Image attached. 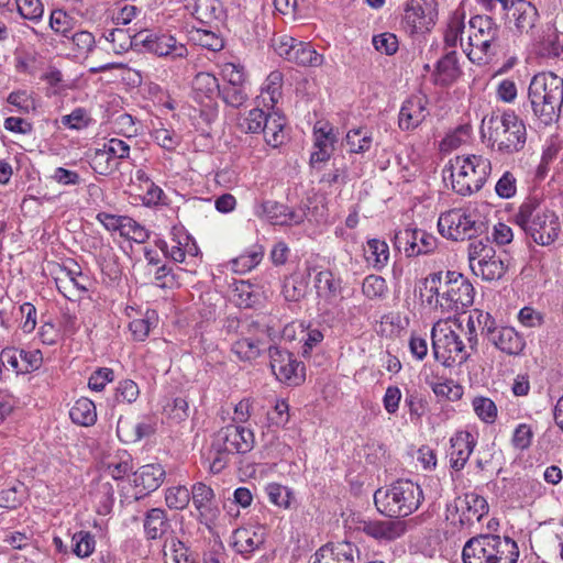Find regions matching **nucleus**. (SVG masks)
<instances>
[{"instance_id": "f257e3e1", "label": "nucleus", "mask_w": 563, "mask_h": 563, "mask_svg": "<svg viewBox=\"0 0 563 563\" xmlns=\"http://www.w3.org/2000/svg\"><path fill=\"white\" fill-rule=\"evenodd\" d=\"M431 340L433 356L443 366L465 363L478 347L474 318L468 317L466 328L457 324L453 329L446 322H437L431 330Z\"/></svg>"}, {"instance_id": "f03ea898", "label": "nucleus", "mask_w": 563, "mask_h": 563, "mask_svg": "<svg viewBox=\"0 0 563 563\" xmlns=\"http://www.w3.org/2000/svg\"><path fill=\"white\" fill-rule=\"evenodd\" d=\"M514 222L540 246L555 243L562 232L560 216L537 197L526 198L514 213Z\"/></svg>"}, {"instance_id": "7ed1b4c3", "label": "nucleus", "mask_w": 563, "mask_h": 563, "mask_svg": "<svg viewBox=\"0 0 563 563\" xmlns=\"http://www.w3.org/2000/svg\"><path fill=\"white\" fill-rule=\"evenodd\" d=\"M528 98L534 117L545 125L553 123L563 110V78L552 71L534 75Z\"/></svg>"}, {"instance_id": "20e7f679", "label": "nucleus", "mask_w": 563, "mask_h": 563, "mask_svg": "<svg viewBox=\"0 0 563 563\" xmlns=\"http://www.w3.org/2000/svg\"><path fill=\"white\" fill-rule=\"evenodd\" d=\"M255 438L251 429L242 424H229L217 431L207 453L209 470L213 474L222 472L233 454H245L254 448Z\"/></svg>"}, {"instance_id": "39448f33", "label": "nucleus", "mask_w": 563, "mask_h": 563, "mask_svg": "<svg viewBox=\"0 0 563 563\" xmlns=\"http://www.w3.org/2000/svg\"><path fill=\"white\" fill-rule=\"evenodd\" d=\"M424 499L422 488L410 479H398L386 489L374 494L377 510L388 517H407L415 512Z\"/></svg>"}, {"instance_id": "423d86ee", "label": "nucleus", "mask_w": 563, "mask_h": 563, "mask_svg": "<svg viewBox=\"0 0 563 563\" xmlns=\"http://www.w3.org/2000/svg\"><path fill=\"white\" fill-rule=\"evenodd\" d=\"M488 139L501 154H514L523 150L527 129L523 121L511 110L492 115L487 121Z\"/></svg>"}, {"instance_id": "0eeeda50", "label": "nucleus", "mask_w": 563, "mask_h": 563, "mask_svg": "<svg viewBox=\"0 0 563 563\" xmlns=\"http://www.w3.org/2000/svg\"><path fill=\"white\" fill-rule=\"evenodd\" d=\"M450 170L453 190L468 196L482 189L492 172V164L482 155L456 156L450 163Z\"/></svg>"}, {"instance_id": "6e6552de", "label": "nucleus", "mask_w": 563, "mask_h": 563, "mask_svg": "<svg viewBox=\"0 0 563 563\" xmlns=\"http://www.w3.org/2000/svg\"><path fill=\"white\" fill-rule=\"evenodd\" d=\"M468 58L473 63L482 64L484 56L496 54L499 40V25L488 15H475L470 20Z\"/></svg>"}, {"instance_id": "1a4fd4ad", "label": "nucleus", "mask_w": 563, "mask_h": 563, "mask_svg": "<svg viewBox=\"0 0 563 563\" xmlns=\"http://www.w3.org/2000/svg\"><path fill=\"white\" fill-rule=\"evenodd\" d=\"M475 290L472 283L461 273H444V289L440 299V308L446 312H457L474 302Z\"/></svg>"}, {"instance_id": "9d476101", "label": "nucleus", "mask_w": 563, "mask_h": 563, "mask_svg": "<svg viewBox=\"0 0 563 563\" xmlns=\"http://www.w3.org/2000/svg\"><path fill=\"white\" fill-rule=\"evenodd\" d=\"M482 222L467 210L452 209L442 213L438 220V229L442 236L453 241L471 240L479 232Z\"/></svg>"}, {"instance_id": "9b49d317", "label": "nucleus", "mask_w": 563, "mask_h": 563, "mask_svg": "<svg viewBox=\"0 0 563 563\" xmlns=\"http://www.w3.org/2000/svg\"><path fill=\"white\" fill-rule=\"evenodd\" d=\"M438 18L437 0H409L402 18L404 29L410 34L430 31Z\"/></svg>"}, {"instance_id": "f8f14e48", "label": "nucleus", "mask_w": 563, "mask_h": 563, "mask_svg": "<svg viewBox=\"0 0 563 563\" xmlns=\"http://www.w3.org/2000/svg\"><path fill=\"white\" fill-rule=\"evenodd\" d=\"M54 282L58 291L68 300L77 301L88 294L91 286V279L81 272L77 263L59 267L54 276Z\"/></svg>"}, {"instance_id": "ddd939ff", "label": "nucleus", "mask_w": 563, "mask_h": 563, "mask_svg": "<svg viewBox=\"0 0 563 563\" xmlns=\"http://www.w3.org/2000/svg\"><path fill=\"white\" fill-rule=\"evenodd\" d=\"M143 47L158 57H167L172 60L186 59L188 56V48L184 43L177 41L175 36L167 33L156 34L139 32L134 35Z\"/></svg>"}, {"instance_id": "4468645a", "label": "nucleus", "mask_w": 563, "mask_h": 563, "mask_svg": "<svg viewBox=\"0 0 563 563\" xmlns=\"http://www.w3.org/2000/svg\"><path fill=\"white\" fill-rule=\"evenodd\" d=\"M395 246L408 257L430 254L438 246V239L420 229L406 228L395 235Z\"/></svg>"}, {"instance_id": "2eb2a0df", "label": "nucleus", "mask_w": 563, "mask_h": 563, "mask_svg": "<svg viewBox=\"0 0 563 563\" xmlns=\"http://www.w3.org/2000/svg\"><path fill=\"white\" fill-rule=\"evenodd\" d=\"M271 368L276 378L288 385H299L303 380V366L291 353L278 346L269 347Z\"/></svg>"}, {"instance_id": "dca6fc26", "label": "nucleus", "mask_w": 563, "mask_h": 563, "mask_svg": "<svg viewBox=\"0 0 563 563\" xmlns=\"http://www.w3.org/2000/svg\"><path fill=\"white\" fill-rule=\"evenodd\" d=\"M540 20L539 11L534 4L527 0L515 1L514 8L510 7V13L506 22L510 29L519 35H529L532 40H539L538 22Z\"/></svg>"}, {"instance_id": "f3484780", "label": "nucleus", "mask_w": 563, "mask_h": 563, "mask_svg": "<svg viewBox=\"0 0 563 563\" xmlns=\"http://www.w3.org/2000/svg\"><path fill=\"white\" fill-rule=\"evenodd\" d=\"M255 214L264 218L275 225H298L305 221L306 213L302 210H292L286 205L266 200L255 207Z\"/></svg>"}, {"instance_id": "a211bd4d", "label": "nucleus", "mask_w": 563, "mask_h": 563, "mask_svg": "<svg viewBox=\"0 0 563 563\" xmlns=\"http://www.w3.org/2000/svg\"><path fill=\"white\" fill-rule=\"evenodd\" d=\"M477 444L476 437L467 430L456 431L450 439V466L459 472L464 468Z\"/></svg>"}, {"instance_id": "6ab92c4d", "label": "nucleus", "mask_w": 563, "mask_h": 563, "mask_svg": "<svg viewBox=\"0 0 563 563\" xmlns=\"http://www.w3.org/2000/svg\"><path fill=\"white\" fill-rule=\"evenodd\" d=\"M407 529L406 522L402 520H366L362 521L358 530L366 536L379 541L390 542L405 534Z\"/></svg>"}, {"instance_id": "aec40b11", "label": "nucleus", "mask_w": 563, "mask_h": 563, "mask_svg": "<svg viewBox=\"0 0 563 563\" xmlns=\"http://www.w3.org/2000/svg\"><path fill=\"white\" fill-rule=\"evenodd\" d=\"M166 471L163 465L158 463L146 464L141 466L134 473V486L139 489L135 499H140L143 496L148 495L152 492L158 489L164 483Z\"/></svg>"}, {"instance_id": "412c9836", "label": "nucleus", "mask_w": 563, "mask_h": 563, "mask_svg": "<svg viewBox=\"0 0 563 563\" xmlns=\"http://www.w3.org/2000/svg\"><path fill=\"white\" fill-rule=\"evenodd\" d=\"M358 554V549L350 542L325 544L314 553L312 563H355Z\"/></svg>"}, {"instance_id": "4be33fe9", "label": "nucleus", "mask_w": 563, "mask_h": 563, "mask_svg": "<svg viewBox=\"0 0 563 563\" xmlns=\"http://www.w3.org/2000/svg\"><path fill=\"white\" fill-rule=\"evenodd\" d=\"M426 104L427 100L423 97L412 96L407 99L399 111V128L409 131L419 126L429 114Z\"/></svg>"}, {"instance_id": "5701e85b", "label": "nucleus", "mask_w": 563, "mask_h": 563, "mask_svg": "<svg viewBox=\"0 0 563 563\" xmlns=\"http://www.w3.org/2000/svg\"><path fill=\"white\" fill-rule=\"evenodd\" d=\"M494 534H481L471 538L464 545V563H492Z\"/></svg>"}, {"instance_id": "b1692460", "label": "nucleus", "mask_w": 563, "mask_h": 563, "mask_svg": "<svg viewBox=\"0 0 563 563\" xmlns=\"http://www.w3.org/2000/svg\"><path fill=\"white\" fill-rule=\"evenodd\" d=\"M265 528L261 526L242 527L234 530L232 545L236 552L249 554L254 552L265 542Z\"/></svg>"}, {"instance_id": "393cba45", "label": "nucleus", "mask_w": 563, "mask_h": 563, "mask_svg": "<svg viewBox=\"0 0 563 563\" xmlns=\"http://www.w3.org/2000/svg\"><path fill=\"white\" fill-rule=\"evenodd\" d=\"M455 509L461 510L460 521L462 525L481 521L483 516L488 512V504L483 496L474 493L465 494L455 500Z\"/></svg>"}, {"instance_id": "a878e982", "label": "nucleus", "mask_w": 563, "mask_h": 563, "mask_svg": "<svg viewBox=\"0 0 563 563\" xmlns=\"http://www.w3.org/2000/svg\"><path fill=\"white\" fill-rule=\"evenodd\" d=\"M501 254H499L500 256ZM468 264L472 272L477 271V265L483 267L488 262L498 257L493 243L488 238L475 239L470 242L467 247Z\"/></svg>"}, {"instance_id": "bb28decb", "label": "nucleus", "mask_w": 563, "mask_h": 563, "mask_svg": "<svg viewBox=\"0 0 563 563\" xmlns=\"http://www.w3.org/2000/svg\"><path fill=\"white\" fill-rule=\"evenodd\" d=\"M490 343L508 355H518L526 346L523 336L511 327H500Z\"/></svg>"}, {"instance_id": "cd10ccee", "label": "nucleus", "mask_w": 563, "mask_h": 563, "mask_svg": "<svg viewBox=\"0 0 563 563\" xmlns=\"http://www.w3.org/2000/svg\"><path fill=\"white\" fill-rule=\"evenodd\" d=\"M460 75L461 70L457 65V55L454 51L446 53L440 60H438L433 73L434 82L440 86H449L453 84Z\"/></svg>"}, {"instance_id": "c85d7f7f", "label": "nucleus", "mask_w": 563, "mask_h": 563, "mask_svg": "<svg viewBox=\"0 0 563 563\" xmlns=\"http://www.w3.org/2000/svg\"><path fill=\"white\" fill-rule=\"evenodd\" d=\"M143 527L148 540L164 537L170 529L166 511L161 508L150 509L145 515Z\"/></svg>"}, {"instance_id": "c756f323", "label": "nucleus", "mask_w": 563, "mask_h": 563, "mask_svg": "<svg viewBox=\"0 0 563 563\" xmlns=\"http://www.w3.org/2000/svg\"><path fill=\"white\" fill-rule=\"evenodd\" d=\"M185 8L190 10L199 21L209 23L222 15V4L219 0H181Z\"/></svg>"}, {"instance_id": "7c9ffc66", "label": "nucleus", "mask_w": 563, "mask_h": 563, "mask_svg": "<svg viewBox=\"0 0 563 563\" xmlns=\"http://www.w3.org/2000/svg\"><path fill=\"white\" fill-rule=\"evenodd\" d=\"M190 498L201 517H209L217 508L214 492L205 483L199 482L192 485Z\"/></svg>"}, {"instance_id": "2f4dec72", "label": "nucleus", "mask_w": 563, "mask_h": 563, "mask_svg": "<svg viewBox=\"0 0 563 563\" xmlns=\"http://www.w3.org/2000/svg\"><path fill=\"white\" fill-rule=\"evenodd\" d=\"M492 563H517L519 549L517 543L508 538L494 534Z\"/></svg>"}, {"instance_id": "473e14b6", "label": "nucleus", "mask_w": 563, "mask_h": 563, "mask_svg": "<svg viewBox=\"0 0 563 563\" xmlns=\"http://www.w3.org/2000/svg\"><path fill=\"white\" fill-rule=\"evenodd\" d=\"M69 417L78 426H93L97 421V410L93 401L86 397L79 398L70 408Z\"/></svg>"}, {"instance_id": "72a5a7b5", "label": "nucleus", "mask_w": 563, "mask_h": 563, "mask_svg": "<svg viewBox=\"0 0 563 563\" xmlns=\"http://www.w3.org/2000/svg\"><path fill=\"white\" fill-rule=\"evenodd\" d=\"M283 79L284 76L280 71L274 70L272 71L261 91L260 98L262 99V102L267 109H273L275 104L278 102V100L282 97V87H283Z\"/></svg>"}, {"instance_id": "f704fd0d", "label": "nucleus", "mask_w": 563, "mask_h": 563, "mask_svg": "<svg viewBox=\"0 0 563 563\" xmlns=\"http://www.w3.org/2000/svg\"><path fill=\"white\" fill-rule=\"evenodd\" d=\"M285 119L277 112L268 113L263 130L261 133L264 134L265 142L272 147H277L284 143Z\"/></svg>"}, {"instance_id": "c9c22d12", "label": "nucleus", "mask_w": 563, "mask_h": 563, "mask_svg": "<svg viewBox=\"0 0 563 563\" xmlns=\"http://www.w3.org/2000/svg\"><path fill=\"white\" fill-rule=\"evenodd\" d=\"M287 60L299 66L317 67L322 64L323 56L311 44L298 41Z\"/></svg>"}, {"instance_id": "e433bc0d", "label": "nucleus", "mask_w": 563, "mask_h": 563, "mask_svg": "<svg viewBox=\"0 0 563 563\" xmlns=\"http://www.w3.org/2000/svg\"><path fill=\"white\" fill-rule=\"evenodd\" d=\"M365 258L375 269H382L389 260L388 244L378 239L368 240L365 249Z\"/></svg>"}, {"instance_id": "4c0bfd02", "label": "nucleus", "mask_w": 563, "mask_h": 563, "mask_svg": "<svg viewBox=\"0 0 563 563\" xmlns=\"http://www.w3.org/2000/svg\"><path fill=\"white\" fill-rule=\"evenodd\" d=\"M345 144L351 153H365L373 144L372 132L367 128L352 129L346 133Z\"/></svg>"}, {"instance_id": "58836bf2", "label": "nucleus", "mask_w": 563, "mask_h": 563, "mask_svg": "<svg viewBox=\"0 0 563 563\" xmlns=\"http://www.w3.org/2000/svg\"><path fill=\"white\" fill-rule=\"evenodd\" d=\"M114 159V150L110 148L108 141L102 148L96 150L91 157L90 165L96 173L108 175L118 168V164Z\"/></svg>"}, {"instance_id": "ea45409f", "label": "nucleus", "mask_w": 563, "mask_h": 563, "mask_svg": "<svg viewBox=\"0 0 563 563\" xmlns=\"http://www.w3.org/2000/svg\"><path fill=\"white\" fill-rule=\"evenodd\" d=\"M189 40L203 48L212 52H219L224 43L220 35L206 29H192L189 31Z\"/></svg>"}, {"instance_id": "a19ab883", "label": "nucleus", "mask_w": 563, "mask_h": 563, "mask_svg": "<svg viewBox=\"0 0 563 563\" xmlns=\"http://www.w3.org/2000/svg\"><path fill=\"white\" fill-rule=\"evenodd\" d=\"M316 288L320 296L336 297L341 292V280L331 271H321L316 276Z\"/></svg>"}, {"instance_id": "79ce46f5", "label": "nucleus", "mask_w": 563, "mask_h": 563, "mask_svg": "<svg viewBox=\"0 0 563 563\" xmlns=\"http://www.w3.org/2000/svg\"><path fill=\"white\" fill-rule=\"evenodd\" d=\"M424 290L429 294L427 302L430 306L440 307V299L444 289V274L437 272L428 275L423 283Z\"/></svg>"}, {"instance_id": "37998d69", "label": "nucleus", "mask_w": 563, "mask_h": 563, "mask_svg": "<svg viewBox=\"0 0 563 563\" xmlns=\"http://www.w3.org/2000/svg\"><path fill=\"white\" fill-rule=\"evenodd\" d=\"M472 407L481 421L488 424H492L496 421L498 409L490 398L476 396L472 400Z\"/></svg>"}, {"instance_id": "c03bdc74", "label": "nucleus", "mask_w": 563, "mask_h": 563, "mask_svg": "<svg viewBox=\"0 0 563 563\" xmlns=\"http://www.w3.org/2000/svg\"><path fill=\"white\" fill-rule=\"evenodd\" d=\"M104 38L111 44L115 54L128 52L133 45V36L125 29L115 27L104 33Z\"/></svg>"}, {"instance_id": "a18cd8bd", "label": "nucleus", "mask_w": 563, "mask_h": 563, "mask_svg": "<svg viewBox=\"0 0 563 563\" xmlns=\"http://www.w3.org/2000/svg\"><path fill=\"white\" fill-rule=\"evenodd\" d=\"M471 132L472 128L468 124L459 125L456 129L449 132L441 141L440 150L443 152L456 150L470 140Z\"/></svg>"}, {"instance_id": "49530a36", "label": "nucleus", "mask_w": 563, "mask_h": 563, "mask_svg": "<svg viewBox=\"0 0 563 563\" xmlns=\"http://www.w3.org/2000/svg\"><path fill=\"white\" fill-rule=\"evenodd\" d=\"M74 18L62 9L53 10L51 13L49 26L55 33L63 37H70L74 30Z\"/></svg>"}, {"instance_id": "de8ad7c7", "label": "nucleus", "mask_w": 563, "mask_h": 563, "mask_svg": "<svg viewBox=\"0 0 563 563\" xmlns=\"http://www.w3.org/2000/svg\"><path fill=\"white\" fill-rule=\"evenodd\" d=\"M477 271L473 272L474 275L481 276L484 280L493 282L499 280L506 274L508 265L506 264L503 255L498 256L492 262L481 267L477 265Z\"/></svg>"}, {"instance_id": "09e8293b", "label": "nucleus", "mask_w": 563, "mask_h": 563, "mask_svg": "<svg viewBox=\"0 0 563 563\" xmlns=\"http://www.w3.org/2000/svg\"><path fill=\"white\" fill-rule=\"evenodd\" d=\"M232 352L241 361H253L261 354L260 341L242 338L232 344Z\"/></svg>"}, {"instance_id": "8fccbe9b", "label": "nucleus", "mask_w": 563, "mask_h": 563, "mask_svg": "<svg viewBox=\"0 0 563 563\" xmlns=\"http://www.w3.org/2000/svg\"><path fill=\"white\" fill-rule=\"evenodd\" d=\"M388 287L386 280L378 275H368L364 278L362 284L363 295L371 299H382L386 296Z\"/></svg>"}, {"instance_id": "3c124183", "label": "nucleus", "mask_w": 563, "mask_h": 563, "mask_svg": "<svg viewBox=\"0 0 563 563\" xmlns=\"http://www.w3.org/2000/svg\"><path fill=\"white\" fill-rule=\"evenodd\" d=\"M73 553L78 558H88L90 556L96 547L95 537L89 531H78L73 538Z\"/></svg>"}, {"instance_id": "603ef678", "label": "nucleus", "mask_w": 563, "mask_h": 563, "mask_svg": "<svg viewBox=\"0 0 563 563\" xmlns=\"http://www.w3.org/2000/svg\"><path fill=\"white\" fill-rule=\"evenodd\" d=\"M106 467H107L109 475L113 479L118 481V479L123 478L125 475H128L132 471V468H133L132 459L126 452H123L122 454L108 461L106 463Z\"/></svg>"}, {"instance_id": "864d4df0", "label": "nucleus", "mask_w": 563, "mask_h": 563, "mask_svg": "<svg viewBox=\"0 0 563 563\" xmlns=\"http://www.w3.org/2000/svg\"><path fill=\"white\" fill-rule=\"evenodd\" d=\"M195 91L210 98L220 92V86L217 77L210 73H199L192 80Z\"/></svg>"}, {"instance_id": "5fc2aeb1", "label": "nucleus", "mask_w": 563, "mask_h": 563, "mask_svg": "<svg viewBox=\"0 0 563 563\" xmlns=\"http://www.w3.org/2000/svg\"><path fill=\"white\" fill-rule=\"evenodd\" d=\"M164 555L166 563H192L187 547L177 539H170L169 544H165Z\"/></svg>"}, {"instance_id": "6e6d98bb", "label": "nucleus", "mask_w": 563, "mask_h": 563, "mask_svg": "<svg viewBox=\"0 0 563 563\" xmlns=\"http://www.w3.org/2000/svg\"><path fill=\"white\" fill-rule=\"evenodd\" d=\"M165 500L170 509H184L190 501V492L185 486L170 487L166 490Z\"/></svg>"}, {"instance_id": "4d7b16f0", "label": "nucleus", "mask_w": 563, "mask_h": 563, "mask_svg": "<svg viewBox=\"0 0 563 563\" xmlns=\"http://www.w3.org/2000/svg\"><path fill=\"white\" fill-rule=\"evenodd\" d=\"M15 3L23 19L37 22L43 18L44 7L41 0H15Z\"/></svg>"}, {"instance_id": "13d9d810", "label": "nucleus", "mask_w": 563, "mask_h": 563, "mask_svg": "<svg viewBox=\"0 0 563 563\" xmlns=\"http://www.w3.org/2000/svg\"><path fill=\"white\" fill-rule=\"evenodd\" d=\"M266 493L271 503L276 506L288 508L292 499V493L286 486L271 483L266 486Z\"/></svg>"}, {"instance_id": "bf43d9fd", "label": "nucleus", "mask_w": 563, "mask_h": 563, "mask_svg": "<svg viewBox=\"0 0 563 563\" xmlns=\"http://www.w3.org/2000/svg\"><path fill=\"white\" fill-rule=\"evenodd\" d=\"M124 223L122 227L121 235L136 243H144L150 238V232L134 219L126 217L123 219Z\"/></svg>"}, {"instance_id": "052dcab7", "label": "nucleus", "mask_w": 563, "mask_h": 563, "mask_svg": "<svg viewBox=\"0 0 563 563\" xmlns=\"http://www.w3.org/2000/svg\"><path fill=\"white\" fill-rule=\"evenodd\" d=\"M91 122L89 112L84 108H76L69 114L60 118V123L73 130H82Z\"/></svg>"}, {"instance_id": "680f3d73", "label": "nucleus", "mask_w": 563, "mask_h": 563, "mask_svg": "<svg viewBox=\"0 0 563 563\" xmlns=\"http://www.w3.org/2000/svg\"><path fill=\"white\" fill-rule=\"evenodd\" d=\"M219 93L222 100L233 108L241 107L249 98L244 86H224Z\"/></svg>"}, {"instance_id": "e2e57ef3", "label": "nucleus", "mask_w": 563, "mask_h": 563, "mask_svg": "<svg viewBox=\"0 0 563 563\" xmlns=\"http://www.w3.org/2000/svg\"><path fill=\"white\" fill-rule=\"evenodd\" d=\"M267 115L268 113L264 110L254 108L250 110L247 115L243 119L241 126L246 133H261Z\"/></svg>"}, {"instance_id": "0e129e2a", "label": "nucleus", "mask_w": 563, "mask_h": 563, "mask_svg": "<svg viewBox=\"0 0 563 563\" xmlns=\"http://www.w3.org/2000/svg\"><path fill=\"white\" fill-rule=\"evenodd\" d=\"M140 389L135 382L131 379L121 380L115 388V401L132 404L139 397Z\"/></svg>"}, {"instance_id": "69168bd1", "label": "nucleus", "mask_w": 563, "mask_h": 563, "mask_svg": "<svg viewBox=\"0 0 563 563\" xmlns=\"http://www.w3.org/2000/svg\"><path fill=\"white\" fill-rule=\"evenodd\" d=\"M297 42L298 41L290 35L274 34V36L271 40V46L280 57L287 60L291 52L294 51V47L297 44Z\"/></svg>"}, {"instance_id": "338daca9", "label": "nucleus", "mask_w": 563, "mask_h": 563, "mask_svg": "<svg viewBox=\"0 0 563 563\" xmlns=\"http://www.w3.org/2000/svg\"><path fill=\"white\" fill-rule=\"evenodd\" d=\"M7 101L14 106L21 113H29L35 110L34 99L25 90L12 91L8 96Z\"/></svg>"}, {"instance_id": "774afa93", "label": "nucleus", "mask_w": 563, "mask_h": 563, "mask_svg": "<svg viewBox=\"0 0 563 563\" xmlns=\"http://www.w3.org/2000/svg\"><path fill=\"white\" fill-rule=\"evenodd\" d=\"M373 45L382 54L394 55L398 49V40L395 34L386 32L375 35Z\"/></svg>"}]
</instances>
